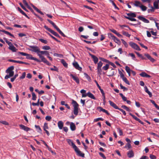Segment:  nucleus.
I'll list each match as a JSON object with an SVG mask.
<instances>
[{
	"instance_id": "2eb2a0df",
	"label": "nucleus",
	"mask_w": 159,
	"mask_h": 159,
	"mask_svg": "<svg viewBox=\"0 0 159 159\" xmlns=\"http://www.w3.org/2000/svg\"><path fill=\"white\" fill-rule=\"evenodd\" d=\"M90 55L93 59V61L95 64H96L98 61V58L95 56L91 54H89Z\"/></svg>"
},
{
	"instance_id": "c9c22d12",
	"label": "nucleus",
	"mask_w": 159,
	"mask_h": 159,
	"mask_svg": "<svg viewBox=\"0 0 159 159\" xmlns=\"http://www.w3.org/2000/svg\"><path fill=\"white\" fill-rule=\"evenodd\" d=\"M84 75H85V77L89 81H90L91 80V78L87 74L85 73H84Z\"/></svg>"
},
{
	"instance_id": "9b49d317",
	"label": "nucleus",
	"mask_w": 159,
	"mask_h": 159,
	"mask_svg": "<svg viewBox=\"0 0 159 159\" xmlns=\"http://www.w3.org/2000/svg\"><path fill=\"white\" fill-rule=\"evenodd\" d=\"M138 18L139 20L142 21L145 23H149V21L148 20L146 19L143 16H139L138 17Z\"/></svg>"
},
{
	"instance_id": "5fc2aeb1",
	"label": "nucleus",
	"mask_w": 159,
	"mask_h": 159,
	"mask_svg": "<svg viewBox=\"0 0 159 159\" xmlns=\"http://www.w3.org/2000/svg\"><path fill=\"white\" fill-rule=\"evenodd\" d=\"M103 63L101 61H100L98 63V66L97 68H101L102 65Z\"/></svg>"
},
{
	"instance_id": "473e14b6",
	"label": "nucleus",
	"mask_w": 159,
	"mask_h": 159,
	"mask_svg": "<svg viewBox=\"0 0 159 159\" xmlns=\"http://www.w3.org/2000/svg\"><path fill=\"white\" fill-rule=\"evenodd\" d=\"M119 95L122 98V99L124 102H126L127 101V98L126 97H125L122 93H119Z\"/></svg>"
},
{
	"instance_id": "cd10ccee",
	"label": "nucleus",
	"mask_w": 159,
	"mask_h": 159,
	"mask_svg": "<svg viewBox=\"0 0 159 159\" xmlns=\"http://www.w3.org/2000/svg\"><path fill=\"white\" fill-rule=\"evenodd\" d=\"M127 15L128 16V17H136V15L134 13L131 12L127 13Z\"/></svg>"
},
{
	"instance_id": "5701e85b",
	"label": "nucleus",
	"mask_w": 159,
	"mask_h": 159,
	"mask_svg": "<svg viewBox=\"0 0 159 159\" xmlns=\"http://www.w3.org/2000/svg\"><path fill=\"white\" fill-rule=\"evenodd\" d=\"M9 49L12 51L13 52H16L18 50L13 44L10 46V47H9Z\"/></svg>"
},
{
	"instance_id": "4468645a",
	"label": "nucleus",
	"mask_w": 159,
	"mask_h": 159,
	"mask_svg": "<svg viewBox=\"0 0 159 159\" xmlns=\"http://www.w3.org/2000/svg\"><path fill=\"white\" fill-rule=\"evenodd\" d=\"M109 103L110 105L112 107H113V108L116 109H119V107L116 105V104H115L113 102H112V101L109 100Z\"/></svg>"
},
{
	"instance_id": "052dcab7",
	"label": "nucleus",
	"mask_w": 159,
	"mask_h": 159,
	"mask_svg": "<svg viewBox=\"0 0 159 159\" xmlns=\"http://www.w3.org/2000/svg\"><path fill=\"white\" fill-rule=\"evenodd\" d=\"M0 123L5 125H8V123L6 121H0Z\"/></svg>"
},
{
	"instance_id": "c03bdc74",
	"label": "nucleus",
	"mask_w": 159,
	"mask_h": 159,
	"mask_svg": "<svg viewBox=\"0 0 159 159\" xmlns=\"http://www.w3.org/2000/svg\"><path fill=\"white\" fill-rule=\"evenodd\" d=\"M36 128L38 130V132L39 133H40L42 131V130L40 127L39 125H35V126Z\"/></svg>"
},
{
	"instance_id": "8fccbe9b",
	"label": "nucleus",
	"mask_w": 159,
	"mask_h": 159,
	"mask_svg": "<svg viewBox=\"0 0 159 159\" xmlns=\"http://www.w3.org/2000/svg\"><path fill=\"white\" fill-rule=\"evenodd\" d=\"M32 99L33 100H35L36 99V96L34 92H32Z\"/></svg>"
},
{
	"instance_id": "4be33fe9",
	"label": "nucleus",
	"mask_w": 159,
	"mask_h": 159,
	"mask_svg": "<svg viewBox=\"0 0 159 159\" xmlns=\"http://www.w3.org/2000/svg\"><path fill=\"white\" fill-rule=\"evenodd\" d=\"M159 2H158V0L155 1L153 3V8H154L155 9H159L158 7V3Z\"/></svg>"
},
{
	"instance_id": "09e8293b",
	"label": "nucleus",
	"mask_w": 159,
	"mask_h": 159,
	"mask_svg": "<svg viewBox=\"0 0 159 159\" xmlns=\"http://www.w3.org/2000/svg\"><path fill=\"white\" fill-rule=\"evenodd\" d=\"M121 107L124 109L126 110L127 111H130L129 108L125 105H122L121 106Z\"/></svg>"
},
{
	"instance_id": "680f3d73",
	"label": "nucleus",
	"mask_w": 159,
	"mask_h": 159,
	"mask_svg": "<svg viewBox=\"0 0 159 159\" xmlns=\"http://www.w3.org/2000/svg\"><path fill=\"white\" fill-rule=\"evenodd\" d=\"M48 123H45L44 124V126H43V129H48Z\"/></svg>"
},
{
	"instance_id": "603ef678",
	"label": "nucleus",
	"mask_w": 159,
	"mask_h": 159,
	"mask_svg": "<svg viewBox=\"0 0 159 159\" xmlns=\"http://www.w3.org/2000/svg\"><path fill=\"white\" fill-rule=\"evenodd\" d=\"M125 70L127 72H131L132 70H131L130 68L128 67V66H126L125 67Z\"/></svg>"
},
{
	"instance_id": "0e129e2a",
	"label": "nucleus",
	"mask_w": 159,
	"mask_h": 159,
	"mask_svg": "<svg viewBox=\"0 0 159 159\" xmlns=\"http://www.w3.org/2000/svg\"><path fill=\"white\" fill-rule=\"evenodd\" d=\"M104 119L102 118H98L96 119H95L94 120V121L97 122L99 120L103 121Z\"/></svg>"
},
{
	"instance_id": "393cba45",
	"label": "nucleus",
	"mask_w": 159,
	"mask_h": 159,
	"mask_svg": "<svg viewBox=\"0 0 159 159\" xmlns=\"http://www.w3.org/2000/svg\"><path fill=\"white\" fill-rule=\"evenodd\" d=\"M144 90L145 92L148 94L150 97H152V93L148 90L147 86H145L144 87Z\"/></svg>"
},
{
	"instance_id": "dca6fc26",
	"label": "nucleus",
	"mask_w": 159,
	"mask_h": 159,
	"mask_svg": "<svg viewBox=\"0 0 159 159\" xmlns=\"http://www.w3.org/2000/svg\"><path fill=\"white\" fill-rule=\"evenodd\" d=\"M127 155L129 158H131L134 157V154L132 150H130L127 153Z\"/></svg>"
},
{
	"instance_id": "3c124183",
	"label": "nucleus",
	"mask_w": 159,
	"mask_h": 159,
	"mask_svg": "<svg viewBox=\"0 0 159 159\" xmlns=\"http://www.w3.org/2000/svg\"><path fill=\"white\" fill-rule=\"evenodd\" d=\"M151 8L150 9H148V13H150V12H153L154 11L155 9L152 7V6L151 7Z\"/></svg>"
},
{
	"instance_id": "1a4fd4ad",
	"label": "nucleus",
	"mask_w": 159,
	"mask_h": 159,
	"mask_svg": "<svg viewBox=\"0 0 159 159\" xmlns=\"http://www.w3.org/2000/svg\"><path fill=\"white\" fill-rule=\"evenodd\" d=\"M73 66L76 69L79 71H81L82 70V68L79 66L78 62L76 61H75L73 63Z\"/></svg>"
},
{
	"instance_id": "7ed1b4c3",
	"label": "nucleus",
	"mask_w": 159,
	"mask_h": 159,
	"mask_svg": "<svg viewBox=\"0 0 159 159\" xmlns=\"http://www.w3.org/2000/svg\"><path fill=\"white\" fill-rule=\"evenodd\" d=\"M72 104L74 107V114L76 116H77L79 112V105L76 101L74 100H72Z\"/></svg>"
},
{
	"instance_id": "6ab92c4d",
	"label": "nucleus",
	"mask_w": 159,
	"mask_h": 159,
	"mask_svg": "<svg viewBox=\"0 0 159 159\" xmlns=\"http://www.w3.org/2000/svg\"><path fill=\"white\" fill-rule=\"evenodd\" d=\"M58 126L59 129H62L63 126V123L62 121H59L58 122Z\"/></svg>"
},
{
	"instance_id": "72a5a7b5",
	"label": "nucleus",
	"mask_w": 159,
	"mask_h": 159,
	"mask_svg": "<svg viewBox=\"0 0 159 159\" xmlns=\"http://www.w3.org/2000/svg\"><path fill=\"white\" fill-rule=\"evenodd\" d=\"M129 115L131 116L134 119L138 121L139 120V118H137L136 116H134V115L132 114L131 113H129Z\"/></svg>"
},
{
	"instance_id": "13d9d810",
	"label": "nucleus",
	"mask_w": 159,
	"mask_h": 159,
	"mask_svg": "<svg viewBox=\"0 0 159 159\" xmlns=\"http://www.w3.org/2000/svg\"><path fill=\"white\" fill-rule=\"evenodd\" d=\"M17 54L19 55V54H20L22 56H25V55H26V53L22 52H17Z\"/></svg>"
},
{
	"instance_id": "f8f14e48",
	"label": "nucleus",
	"mask_w": 159,
	"mask_h": 159,
	"mask_svg": "<svg viewBox=\"0 0 159 159\" xmlns=\"http://www.w3.org/2000/svg\"><path fill=\"white\" fill-rule=\"evenodd\" d=\"M19 126L21 129L26 131L27 132L30 130V128L24 125L21 124Z\"/></svg>"
},
{
	"instance_id": "338daca9",
	"label": "nucleus",
	"mask_w": 159,
	"mask_h": 159,
	"mask_svg": "<svg viewBox=\"0 0 159 159\" xmlns=\"http://www.w3.org/2000/svg\"><path fill=\"white\" fill-rule=\"evenodd\" d=\"M100 59L102 61H104V62H107L109 64L110 61H109L108 60L106 59H105L104 58H100Z\"/></svg>"
},
{
	"instance_id": "a878e982",
	"label": "nucleus",
	"mask_w": 159,
	"mask_h": 159,
	"mask_svg": "<svg viewBox=\"0 0 159 159\" xmlns=\"http://www.w3.org/2000/svg\"><path fill=\"white\" fill-rule=\"evenodd\" d=\"M0 32H4L7 34L8 35L13 38H15L14 36L12 34H11L7 31H5L4 30H0Z\"/></svg>"
},
{
	"instance_id": "e2e57ef3",
	"label": "nucleus",
	"mask_w": 159,
	"mask_h": 159,
	"mask_svg": "<svg viewBox=\"0 0 159 159\" xmlns=\"http://www.w3.org/2000/svg\"><path fill=\"white\" fill-rule=\"evenodd\" d=\"M19 4L20 5V7H21V8L22 9H23L24 10L26 11H28L27 9L26 8L23 6V5L22 3L20 2L19 3Z\"/></svg>"
},
{
	"instance_id": "412c9836",
	"label": "nucleus",
	"mask_w": 159,
	"mask_h": 159,
	"mask_svg": "<svg viewBox=\"0 0 159 159\" xmlns=\"http://www.w3.org/2000/svg\"><path fill=\"white\" fill-rule=\"evenodd\" d=\"M17 9L18 11H19L22 14L25 16L28 19L30 18L23 11L21 10V9L20 7H18Z\"/></svg>"
},
{
	"instance_id": "c756f323",
	"label": "nucleus",
	"mask_w": 159,
	"mask_h": 159,
	"mask_svg": "<svg viewBox=\"0 0 159 159\" xmlns=\"http://www.w3.org/2000/svg\"><path fill=\"white\" fill-rule=\"evenodd\" d=\"M123 81L127 84L129 85H130V83L128 80H127L126 77H125V76L121 78Z\"/></svg>"
},
{
	"instance_id": "6e6552de",
	"label": "nucleus",
	"mask_w": 159,
	"mask_h": 159,
	"mask_svg": "<svg viewBox=\"0 0 159 159\" xmlns=\"http://www.w3.org/2000/svg\"><path fill=\"white\" fill-rule=\"evenodd\" d=\"M25 56H26V58L27 59L34 60L39 62H40L41 61L39 60L37 58L33 57L32 55L31 54L26 53V55H25Z\"/></svg>"
},
{
	"instance_id": "4d7b16f0",
	"label": "nucleus",
	"mask_w": 159,
	"mask_h": 159,
	"mask_svg": "<svg viewBox=\"0 0 159 159\" xmlns=\"http://www.w3.org/2000/svg\"><path fill=\"white\" fill-rule=\"evenodd\" d=\"M113 39L116 43H118L120 42V40L116 37Z\"/></svg>"
},
{
	"instance_id": "423d86ee",
	"label": "nucleus",
	"mask_w": 159,
	"mask_h": 159,
	"mask_svg": "<svg viewBox=\"0 0 159 159\" xmlns=\"http://www.w3.org/2000/svg\"><path fill=\"white\" fill-rule=\"evenodd\" d=\"M14 69V66H11L8 68L6 70V72L9 73L10 76H13L14 74V72L13 70Z\"/></svg>"
},
{
	"instance_id": "774afa93",
	"label": "nucleus",
	"mask_w": 159,
	"mask_h": 159,
	"mask_svg": "<svg viewBox=\"0 0 159 159\" xmlns=\"http://www.w3.org/2000/svg\"><path fill=\"white\" fill-rule=\"evenodd\" d=\"M99 154L103 159H106V157L103 153L100 152L99 153Z\"/></svg>"
},
{
	"instance_id": "f03ea898",
	"label": "nucleus",
	"mask_w": 159,
	"mask_h": 159,
	"mask_svg": "<svg viewBox=\"0 0 159 159\" xmlns=\"http://www.w3.org/2000/svg\"><path fill=\"white\" fill-rule=\"evenodd\" d=\"M66 140L69 144L72 147L77 156L82 157H84V154L82 153L80 151L79 148L75 145L72 140L69 139H67Z\"/></svg>"
},
{
	"instance_id": "f704fd0d",
	"label": "nucleus",
	"mask_w": 159,
	"mask_h": 159,
	"mask_svg": "<svg viewBox=\"0 0 159 159\" xmlns=\"http://www.w3.org/2000/svg\"><path fill=\"white\" fill-rule=\"evenodd\" d=\"M140 8H141L142 10L143 11H146L147 8V7H146L143 5L142 4Z\"/></svg>"
},
{
	"instance_id": "6e6d98bb",
	"label": "nucleus",
	"mask_w": 159,
	"mask_h": 159,
	"mask_svg": "<svg viewBox=\"0 0 159 159\" xmlns=\"http://www.w3.org/2000/svg\"><path fill=\"white\" fill-rule=\"evenodd\" d=\"M118 132L120 136H121L123 135L122 131L120 128H119L118 129Z\"/></svg>"
},
{
	"instance_id": "20e7f679",
	"label": "nucleus",
	"mask_w": 159,
	"mask_h": 159,
	"mask_svg": "<svg viewBox=\"0 0 159 159\" xmlns=\"http://www.w3.org/2000/svg\"><path fill=\"white\" fill-rule=\"evenodd\" d=\"M47 20L57 30V31L62 36L64 37H66V36L60 30L59 28L53 22L48 19Z\"/></svg>"
},
{
	"instance_id": "bf43d9fd",
	"label": "nucleus",
	"mask_w": 159,
	"mask_h": 159,
	"mask_svg": "<svg viewBox=\"0 0 159 159\" xmlns=\"http://www.w3.org/2000/svg\"><path fill=\"white\" fill-rule=\"evenodd\" d=\"M147 74L145 72H142L139 75H140L143 77H146Z\"/></svg>"
},
{
	"instance_id": "2f4dec72",
	"label": "nucleus",
	"mask_w": 159,
	"mask_h": 159,
	"mask_svg": "<svg viewBox=\"0 0 159 159\" xmlns=\"http://www.w3.org/2000/svg\"><path fill=\"white\" fill-rule=\"evenodd\" d=\"M151 103L154 105L155 107L158 110H159V106L153 100H151Z\"/></svg>"
},
{
	"instance_id": "79ce46f5",
	"label": "nucleus",
	"mask_w": 159,
	"mask_h": 159,
	"mask_svg": "<svg viewBox=\"0 0 159 159\" xmlns=\"http://www.w3.org/2000/svg\"><path fill=\"white\" fill-rule=\"evenodd\" d=\"M50 47L48 46H45L42 47V49L44 50H49L50 49Z\"/></svg>"
},
{
	"instance_id": "58836bf2",
	"label": "nucleus",
	"mask_w": 159,
	"mask_h": 159,
	"mask_svg": "<svg viewBox=\"0 0 159 159\" xmlns=\"http://www.w3.org/2000/svg\"><path fill=\"white\" fill-rule=\"evenodd\" d=\"M109 67V65L108 64H106V65L102 67L103 70H108Z\"/></svg>"
},
{
	"instance_id": "7c9ffc66",
	"label": "nucleus",
	"mask_w": 159,
	"mask_h": 159,
	"mask_svg": "<svg viewBox=\"0 0 159 159\" xmlns=\"http://www.w3.org/2000/svg\"><path fill=\"white\" fill-rule=\"evenodd\" d=\"M125 18L131 21H136V20L133 18L134 17H128L127 16H125Z\"/></svg>"
},
{
	"instance_id": "aec40b11",
	"label": "nucleus",
	"mask_w": 159,
	"mask_h": 159,
	"mask_svg": "<svg viewBox=\"0 0 159 159\" xmlns=\"http://www.w3.org/2000/svg\"><path fill=\"white\" fill-rule=\"evenodd\" d=\"M70 128L72 131H74L76 129V126L74 123L71 122L70 125Z\"/></svg>"
},
{
	"instance_id": "ddd939ff",
	"label": "nucleus",
	"mask_w": 159,
	"mask_h": 159,
	"mask_svg": "<svg viewBox=\"0 0 159 159\" xmlns=\"http://www.w3.org/2000/svg\"><path fill=\"white\" fill-rule=\"evenodd\" d=\"M70 75L72 77V79L75 81L77 84H79L80 83V80L77 77L75 76L72 74H71Z\"/></svg>"
},
{
	"instance_id": "a19ab883",
	"label": "nucleus",
	"mask_w": 159,
	"mask_h": 159,
	"mask_svg": "<svg viewBox=\"0 0 159 159\" xmlns=\"http://www.w3.org/2000/svg\"><path fill=\"white\" fill-rule=\"evenodd\" d=\"M97 73L98 75H101L102 74V70L101 68H97Z\"/></svg>"
},
{
	"instance_id": "ea45409f",
	"label": "nucleus",
	"mask_w": 159,
	"mask_h": 159,
	"mask_svg": "<svg viewBox=\"0 0 159 159\" xmlns=\"http://www.w3.org/2000/svg\"><path fill=\"white\" fill-rule=\"evenodd\" d=\"M122 34L128 37H129L130 36V35L127 32H126L124 31H122Z\"/></svg>"
},
{
	"instance_id": "c85d7f7f",
	"label": "nucleus",
	"mask_w": 159,
	"mask_h": 159,
	"mask_svg": "<svg viewBox=\"0 0 159 159\" xmlns=\"http://www.w3.org/2000/svg\"><path fill=\"white\" fill-rule=\"evenodd\" d=\"M61 62L63 65L66 68L68 67V64L64 59H62L61 60Z\"/></svg>"
},
{
	"instance_id": "de8ad7c7",
	"label": "nucleus",
	"mask_w": 159,
	"mask_h": 159,
	"mask_svg": "<svg viewBox=\"0 0 159 159\" xmlns=\"http://www.w3.org/2000/svg\"><path fill=\"white\" fill-rule=\"evenodd\" d=\"M121 40L122 42V43L124 45L125 47L126 48H127L128 47V44L123 39H121Z\"/></svg>"
},
{
	"instance_id": "bb28decb",
	"label": "nucleus",
	"mask_w": 159,
	"mask_h": 159,
	"mask_svg": "<svg viewBox=\"0 0 159 159\" xmlns=\"http://www.w3.org/2000/svg\"><path fill=\"white\" fill-rule=\"evenodd\" d=\"M40 54L41 55L44 54L47 57L50 55L49 52L46 51H41L40 52Z\"/></svg>"
},
{
	"instance_id": "37998d69",
	"label": "nucleus",
	"mask_w": 159,
	"mask_h": 159,
	"mask_svg": "<svg viewBox=\"0 0 159 159\" xmlns=\"http://www.w3.org/2000/svg\"><path fill=\"white\" fill-rule=\"evenodd\" d=\"M54 56H57V57H63V55L61 54H58L57 53H55L53 54Z\"/></svg>"
},
{
	"instance_id": "0eeeda50",
	"label": "nucleus",
	"mask_w": 159,
	"mask_h": 159,
	"mask_svg": "<svg viewBox=\"0 0 159 159\" xmlns=\"http://www.w3.org/2000/svg\"><path fill=\"white\" fill-rule=\"evenodd\" d=\"M129 45L134 49L138 51H140L141 50L139 46L136 43L132 42H130L129 43Z\"/></svg>"
},
{
	"instance_id": "9d476101",
	"label": "nucleus",
	"mask_w": 159,
	"mask_h": 159,
	"mask_svg": "<svg viewBox=\"0 0 159 159\" xmlns=\"http://www.w3.org/2000/svg\"><path fill=\"white\" fill-rule=\"evenodd\" d=\"M93 104V102L90 100H88L86 102L84 106L88 108L91 107Z\"/></svg>"
},
{
	"instance_id": "b1692460",
	"label": "nucleus",
	"mask_w": 159,
	"mask_h": 159,
	"mask_svg": "<svg viewBox=\"0 0 159 159\" xmlns=\"http://www.w3.org/2000/svg\"><path fill=\"white\" fill-rule=\"evenodd\" d=\"M87 95L88 97L94 100L96 99L95 97L90 92H89L87 93Z\"/></svg>"
},
{
	"instance_id": "864d4df0",
	"label": "nucleus",
	"mask_w": 159,
	"mask_h": 159,
	"mask_svg": "<svg viewBox=\"0 0 159 159\" xmlns=\"http://www.w3.org/2000/svg\"><path fill=\"white\" fill-rule=\"evenodd\" d=\"M120 26L121 28H123L124 27H127L130 30H132V29H131L127 25H120Z\"/></svg>"
},
{
	"instance_id": "a211bd4d",
	"label": "nucleus",
	"mask_w": 159,
	"mask_h": 159,
	"mask_svg": "<svg viewBox=\"0 0 159 159\" xmlns=\"http://www.w3.org/2000/svg\"><path fill=\"white\" fill-rule=\"evenodd\" d=\"M134 6L140 7L141 6L142 4L139 1L137 0L134 1V3L133 4Z\"/></svg>"
},
{
	"instance_id": "f257e3e1",
	"label": "nucleus",
	"mask_w": 159,
	"mask_h": 159,
	"mask_svg": "<svg viewBox=\"0 0 159 159\" xmlns=\"http://www.w3.org/2000/svg\"><path fill=\"white\" fill-rule=\"evenodd\" d=\"M29 47L31 49H29L30 51L37 53L38 55L39 58L41 59V61L46 63L48 66H50L51 63H49L47 59L42 55L40 54V52L41 51L39 47L36 46H30Z\"/></svg>"
},
{
	"instance_id": "39448f33",
	"label": "nucleus",
	"mask_w": 159,
	"mask_h": 159,
	"mask_svg": "<svg viewBox=\"0 0 159 159\" xmlns=\"http://www.w3.org/2000/svg\"><path fill=\"white\" fill-rule=\"evenodd\" d=\"M44 27L54 36L59 38H61L60 35L57 32L48 28L47 26L45 25L44 26Z\"/></svg>"
},
{
	"instance_id": "4c0bfd02",
	"label": "nucleus",
	"mask_w": 159,
	"mask_h": 159,
	"mask_svg": "<svg viewBox=\"0 0 159 159\" xmlns=\"http://www.w3.org/2000/svg\"><path fill=\"white\" fill-rule=\"evenodd\" d=\"M39 40L41 41L42 43L45 44H47L48 43V41L47 40L43 39L41 38L39 39Z\"/></svg>"
},
{
	"instance_id": "e433bc0d",
	"label": "nucleus",
	"mask_w": 159,
	"mask_h": 159,
	"mask_svg": "<svg viewBox=\"0 0 159 159\" xmlns=\"http://www.w3.org/2000/svg\"><path fill=\"white\" fill-rule=\"evenodd\" d=\"M129 55L131 56L132 57V58L133 60L134 61H136V59L135 57V56L134 54L133 53H129Z\"/></svg>"
},
{
	"instance_id": "a18cd8bd",
	"label": "nucleus",
	"mask_w": 159,
	"mask_h": 159,
	"mask_svg": "<svg viewBox=\"0 0 159 159\" xmlns=\"http://www.w3.org/2000/svg\"><path fill=\"white\" fill-rule=\"evenodd\" d=\"M120 86L121 89H123L124 91H127L128 89L127 88L123 86L121 84H120Z\"/></svg>"
},
{
	"instance_id": "69168bd1",
	"label": "nucleus",
	"mask_w": 159,
	"mask_h": 159,
	"mask_svg": "<svg viewBox=\"0 0 159 159\" xmlns=\"http://www.w3.org/2000/svg\"><path fill=\"white\" fill-rule=\"evenodd\" d=\"M108 35L109 37L110 38H111L112 39H113L115 37V36L111 33H109L108 34Z\"/></svg>"
},
{
	"instance_id": "49530a36",
	"label": "nucleus",
	"mask_w": 159,
	"mask_h": 159,
	"mask_svg": "<svg viewBox=\"0 0 159 159\" xmlns=\"http://www.w3.org/2000/svg\"><path fill=\"white\" fill-rule=\"evenodd\" d=\"M114 69L113 68H112L110 71L111 74L110 75H108L109 76H113L115 74V72L113 71Z\"/></svg>"
},
{
	"instance_id": "f3484780",
	"label": "nucleus",
	"mask_w": 159,
	"mask_h": 159,
	"mask_svg": "<svg viewBox=\"0 0 159 159\" xmlns=\"http://www.w3.org/2000/svg\"><path fill=\"white\" fill-rule=\"evenodd\" d=\"M144 55L150 60L152 62H153L155 61V60L152 57L148 54H145Z\"/></svg>"
}]
</instances>
